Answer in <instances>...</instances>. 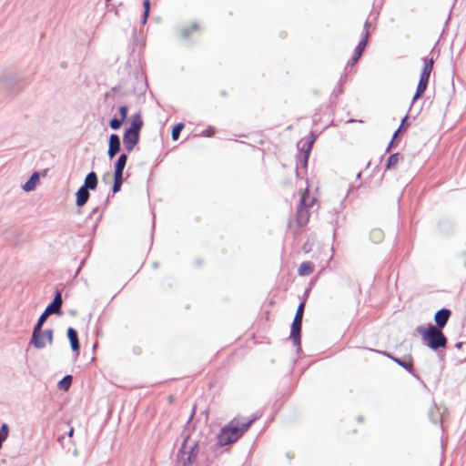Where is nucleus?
I'll return each instance as SVG.
<instances>
[{
    "label": "nucleus",
    "instance_id": "ea45409f",
    "mask_svg": "<svg viewBox=\"0 0 466 466\" xmlns=\"http://www.w3.org/2000/svg\"><path fill=\"white\" fill-rule=\"evenodd\" d=\"M74 432H75V430L73 427H70L69 431H68V437L72 438L73 435H74Z\"/></svg>",
    "mask_w": 466,
    "mask_h": 466
},
{
    "label": "nucleus",
    "instance_id": "c756f323",
    "mask_svg": "<svg viewBox=\"0 0 466 466\" xmlns=\"http://www.w3.org/2000/svg\"><path fill=\"white\" fill-rule=\"evenodd\" d=\"M8 431L7 424L4 423L0 429V449L2 448L3 441H5L8 436Z\"/></svg>",
    "mask_w": 466,
    "mask_h": 466
},
{
    "label": "nucleus",
    "instance_id": "f03ea898",
    "mask_svg": "<svg viewBox=\"0 0 466 466\" xmlns=\"http://www.w3.org/2000/svg\"><path fill=\"white\" fill-rule=\"evenodd\" d=\"M418 332L420 334L422 340L426 345L436 350L439 348H445L447 345V339L442 331L437 327L431 325L428 328L419 327Z\"/></svg>",
    "mask_w": 466,
    "mask_h": 466
},
{
    "label": "nucleus",
    "instance_id": "20e7f679",
    "mask_svg": "<svg viewBox=\"0 0 466 466\" xmlns=\"http://www.w3.org/2000/svg\"><path fill=\"white\" fill-rule=\"evenodd\" d=\"M49 315L50 314L45 310L39 317L38 321L34 328L31 341L36 349H42V346L44 345L42 339H40V329Z\"/></svg>",
    "mask_w": 466,
    "mask_h": 466
},
{
    "label": "nucleus",
    "instance_id": "bb28decb",
    "mask_svg": "<svg viewBox=\"0 0 466 466\" xmlns=\"http://www.w3.org/2000/svg\"><path fill=\"white\" fill-rule=\"evenodd\" d=\"M123 176L114 175V185L112 191L113 193H117L121 189V186L123 183Z\"/></svg>",
    "mask_w": 466,
    "mask_h": 466
},
{
    "label": "nucleus",
    "instance_id": "58836bf2",
    "mask_svg": "<svg viewBox=\"0 0 466 466\" xmlns=\"http://www.w3.org/2000/svg\"><path fill=\"white\" fill-rule=\"evenodd\" d=\"M397 361H398V363H400L401 366H403V367H404V368H406V369H409V370H410V369H411V367H412V364H411V363H403V362H400V360H397Z\"/></svg>",
    "mask_w": 466,
    "mask_h": 466
},
{
    "label": "nucleus",
    "instance_id": "4c0bfd02",
    "mask_svg": "<svg viewBox=\"0 0 466 466\" xmlns=\"http://www.w3.org/2000/svg\"><path fill=\"white\" fill-rule=\"evenodd\" d=\"M406 118H407V117H404V118L402 119V123H401L400 127H399V129L394 133L393 139H395V138L398 137V135H399V133L400 132L401 128H402L403 127H405V124H404V123H405V121H406Z\"/></svg>",
    "mask_w": 466,
    "mask_h": 466
},
{
    "label": "nucleus",
    "instance_id": "ddd939ff",
    "mask_svg": "<svg viewBox=\"0 0 466 466\" xmlns=\"http://www.w3.org/2000/svg\"><path fill=\"white\" fill-rule=\"evenodd\" d=\"M97 183H98V180H97V176L95 172H90L86 175V178H85V182H84V186H82V187L89 190H94L97 187Z\"/></svg>",
    "mask_w": 466,
    "mask_h": 466
},
{
    "label": "nucleus",
    "instance_id": "9d476101",
    "mask_svg": "<svg viewBox=\"0 0 466 466\" xmlns=\"http://www.w3.org/2000/svg\"><path fill=\"white\" fill-rule=\"evenodd\" d=\"M309 208H305L304 207L298 206L297 213H296V220L299 226L306 225L309 220Z\"/></svg>",
    "mask_w": 466,
    "mask_h": 466
},
{
    "label": "nucleus",
    "instance_id": "a211bd4d",
    "mask_svg": "<svg viewBox=\"0 0 466 466\" xmlns=\"http://www.w3.org/2000/svg\"><path fill=\"white\" fill-rule=\"evenodd\" d=\"M402 161H403L402 155L400 153H394L389 157L386 167L388 169L395 168Z\"/></svg>",
    "mask_w": 466,
    "mask_h": 466
},
{
    "label": "nucleus",
    "instance_id": "f8f14e48",
    "mask_svg": "<svg viewBox=\"0 0 466 466\" xmlns=\"http://www.w3.org/2000/svg\"><path fill=\"white\" fill-rule=\"evenodd\" d=\"M369 37L368 31L365 32L363 39L359 43V45L355 48L354 56L352 58L353 64L356 63L361 56L366 46Z\"/></svg>",
    "mask_w": 466,
    "mask_h": 466
},
{
    "label": "nucleus",
    "instance_id": "7ed1b4c3",
    "mask_svg": "<svg viewBox=\"0 0 466 466\" xmlns=\"http://www.w3.org/2000/svg\"><path fill=\"white\" fill-rule=\"evenodd\" d=\"M198 454V444L188 445L184 441L178 451L175 466H192Z\"/></svg>",
    "mask_w": 466,
    "mask_h": 466
},
{
    "label": "nucleus",
    "instance_id": "6ab92c4d",
    "mask_svg": "<svg viewBox=\"0 0 466 466\" xmlns=\"http://www.w3.org/2000/svg\"><path fill=\"white\" fill-rule=\"evenodd\" d=\"M127 157L125 154L119 156L118 159L115 164L114 175L123 176V170L127 164Z\"/></svg>",
    "mask_w": 466,
    "mask_h": 466
},
{
    "label": "nucleus",
    "instance_id": "a878e982",
    "mask_svg": "<svg viewBox=\"0 0 466 466\" xmlns=\"http://www.w3.org/2000/svg\"><path fill=\"white\" fill-rule=\"evenodd\" d=\"M200 29V26L197 23H192L187 27H185L182 31V35L184 37H187L190 34L197 32Z\"/></svg>",
    "mask_w": 466,
    "mask_h": 466
},
{
    "label": "nucleus",
    "instance_id": "2eb2a0df",
    "mask_svg": "<svg viewBox=\"0 0 466 466\" xmlns=\"http://www.w3.org/2000/svg\"><path fill=\"white\" fill-rule=\"evenodd\" d=\"M67 337L70 341L72 350L74 351H78L79 350V340H78V336H77L76 330L73 328H68Z\"/></svg>",
    "mask_w": 466,
    "mask_h": 466
},
{
    "label": "nucleus",
    "instance_id": "c9c22d12",
    "mask_svg": "<svg viewBox=\"0 0 466 466\" xmlns=\"http://www.w3.org/2000/svg\"><path fill=\"white\" fill-rule=\"evenodd\" d=\"M118 111H119V115H120V119L125 121L127 116V107L126 106H121L118 108Z\"/></svg>",
    "mask_w": 466,
    "mask_h": 466
},
{
    "label": "nucleus",
    "instance_id": "b1692460",
    "mask_svg": "<svg viewBox=\"0 0 466 466\" xmlns=\"http://www.w3.org/2000/svg\"><path fill=\"white\" fill-rule=\"evenodd\" d=\"M428 82L419 80L416 93L413 96V100H417L421 97L425 90L427 89Z\"/></svg>",
    "mask_w": 466,
    "mask_h": 466
},
{
    "label": "nucleus",
    "instance_id": "9b49d317",
    "mask_svg": "<svg viewBox=\"0 0 466 466\" xmlns=\"http://www.w3.org/2000/svg\"><path fill=\"white\" fill-rule=\"evenodd\" d=\"M61 306H62V297H61V293L60 292H57L56 297L54 298V300L52 301V303H50L46 309H45L47 313L49 314H54V313H60V309H61Z\"/></svg>",
    "mask_w": 466,
    "mask_h": 466
},
{
    "label": "nucleus",
    "instance_id": "aec40b11",
    "mask_svg": "<svg viewBox=\"0 0 466 466\" xmlns=\"http://www.w3.org/2000/svg\"><path fill=\"white\" fill-rule=\"evenodd\" d=\"M143 127V120L140 114H135L132 116L131 126L128 128L129 130L140 133V130Z\"/></svg>",
    "mask_w": 466,
    "mask_h": 466
},
{
    "label": "nucleus",
    "instance_id": "0eeeda50",
    "mask_svg": "<svg viewBox=\"0 0 466 466\" xmlns=\"http://www.w3.org/2000/svg\"><path fill=\"white\" fill-rule=\"evenodd\" d=\"M302 322L298 320H293L291 324L290 329V339H292L295 345L300 344V332H301Z\"/></svg>",
    "mask_w": 466,
    "mask_h": 466
},
{
    "label": "nucleus",
    "instance_id": "2f4dec72",
    "mask_svg": "<svg viewBox=\"0 0 466 466\" xmlns=\"http://www.w3.org/2000/svg\"><path fill=\"white\" fill-rule=\"evenodd\" d=\"M305 302H301L296 311L295 317L293 320H298L302 322L303 313H304Z\"/></svg>",
    "mask_w": 466,
    "mask_h": 466
},
{
    "label": "nucleus",
    "instance_id": "4be33fe9",
    "mask_svg": "<svg viewBox=\"0 0 466 466\" xmlns=\"http://www.w3.org/2000/svg\"><path fill=\"white\" fill-rule=\"evenodd\" d=\"M370 238L376 244L380 243L384 238V233L380 228H374L370 232Z\"/></svg>",
    "mask_w": 466,
    "mask_h": 466
},
{
    "label": "nucleus",
    "instance_id": "6e6552de",
    "mask_svg": "<svg viewBox=\"0 0 466 466\" xmlns=\"http://www.w3.org/2000/svg\"><path fill=\"white\" fill-rule=\"evenodd\" d=\"M299 196H300V200H299V203L298 206L304 207L305 208H311L316 201L314 197L309 196L308 188L301 190L299 192Z\"/></svg>",
    "mask_w": 466,
    "mask_h": 466
},
{
    "label": "nucleus",
    "instance_id": "4468645a",
    "mask_svg": "<svg viewBox=\"0 0 466 466\" xmlns=\"http://www.w3.org/2000/svg\"><path fill=\"white\" fill-rule=\"evenodd\" d=\"M76 195V204L78 207H83L88 201L90 196L88 190L82 187L77 190Z\"/></svg>",
    "mask_w": 466,
    "mask_h": 466
},
{
    "label": "nucleus",
    "instance_id": "f257e3e1",
    "mask_svg": "<svg viewBox=\"0 0 466 466\" xmlns=\"http://www.w3.org/2000/svg\"><path fill=\"white\" fill-rule=\"evenodd\" d=\"M258 418L257 414L248 419L235 417L219 431L217 437L218 445L223 447L238 441Z\"/></svg>",
    "mask_w": 466,
    "mask_h": 466
},
{
    "label": "nucleus",
    "instance_id": "a19ab883",
    "mask_svg": "<svg viewBox=\"0 0 466 466\" xmlns=\"http://www.w3.org/2000/svg\"><path fill=\"white\" fill-rule=\"evenodd\" d=\"M196 410H197V406H196V405H194V407H193V412H192V417L195 415Z\"/></svg>",
    "mask_w": 466,
    "mask_h": 466
},
{
    "label": "nucleus",
    "instance_id": "39448f33",
    "mask_svg": "<svg viewBox=\"0 0 466 466\" xmlns=\"http://www.w3.org/2000/svg\"><path fill=\"white\" fill-rule=\"evenodd\" d=\"M139 133L127 129L123 136V143L127 151H131L138 143Z\"/></svg>",
    "mask_w": 466,
    "mask_h": 466
},
{
    "label": "nucleus",
    "instance_id": "423d86ee",
    "mask_svg": "<svg viewBox=\"0 0 466 466\" xmlns=\"http://www.w3.org/2000/svg\"><path fill=\"white\" fill-rule=\"evenodd\" d=\"M451 310L448 309H442L438 310L434 315V320L438 329H441L444 328L451 317Z\"/></svg>",
    "mask_w": 466,
    "mask_h": 466
},
{
    "label": "nucleus",
    "instance_id": "f3484780",
    "mask_svg": "<svg viewBox=\"0 0 466 466\" xmlns=\"http://www.w3.org/2000/svg\"><path fill=\"white\" fill-rule=\"evenodd\" d=\"M314 271V264L310 261H305L298 268L299 276H309Z\"/></svg>",
    "mask_w": 466,
    "mask_h": 466
},
{
    "label": "nucleus",
    "instance_id": "dca6fc26",
    "mask_svg": "<svg viewBox=\"0 0 466 466\" xmlns=\"http://www.w3.org/2000/svg\"><path fill=\"white\" fill-rule=\"evenodd\" d=\"M433 59L431 58L425 62V65L422 68L420 80L429 82L430 75L433 68Z\"/></svg>",
    "mask_w": 466,
    "mask_h": 466
},
{
    "label": "nucleus",
    "instance_id": "412c9836",
    "mask_svg": "<svg viewBox=\"0 0 466 466\" xmlns=\"http://www.w3.org/2000/svg\"><path fill=\"white\" fill-rule=\"evenodd\" d=\"M40 339H42L44 345L42 349L45 348L47 344L51 345L53 343V330L52 329H40Z\"/></svg>",
    "mask_w": 466,
    "mask_h": 466
},
{
    "label": "nucleus",
    "instance_id": "473e14b6",
    "mask_svg": "<svg viewBox=\"0 0 466 466\" xmlns=\"http://www.w3.org/2000/svg\"><path fill=\"white\" fill-rule=\"evenodd\" d=\"M143 7H144V14H143V24H146L147 20V17L149 15V11H150V2L149 0H145L144 3H143Z\"/></svg>",
    "mask_w": 466,
    "mask_h": 466
},
{
    "label": "nucleus",
    "instance_id": "1a4fd4ad",
    "mask_svg": "<svg viewBox=\"0 0 466 466\" xmlns=\"http://www.w3.org/2000/svg\"><path fill=\"white\" fill-rule=\"evenodd\" d=\"M120 150V140L117 135L112 134L109 137L108 156L110 158L115 157Z\"/></svg>",
    "mask_w": 466,
    "mask_h": 466
},
{
    "label": "nucleus",
    "instance_id": "e433bc0d",
    "mask_svg": "<svg viewBox=\"0 0 466 466\" xmlns=\"http://www.w3.org/2000/svg\"><path fill=\"white\" fill-rule=\"evenodd\" d=\"M303 250H304V252H305V253H309V252H310V250H311V243L309 242V240H308V241L304 244V246H303Z\"/></svg>",
    "mask_w": 466,
    "mask_h": 466
},
{
    "label": "nucleus",
    "instance_id": "cd10ccee",
    "mask_svg": "<svg viewBox=\"0 0 466 466\" xmlns=\"http://www.w3.org/2000/svg\"><path fill=\"white\" fill-rule=\"evenodd\" d=\"M71 382L72 377L70 375H67L59 381V387L64 390H67L71 385Z\"/></svg>",
    "mask_w": 466,
    "mask_h": 466
},
{
    "label": "nucleus",
    "instance_id": "393cba45",
    "mask_svg": "<svg viewBox=\"0 0 466 466\" xmlns=\"http://www.w3.org/2000/svg\"><path fill=\"white\" fill-rule=\"evenodd\" d=\"M428 82L419 80L416 93L413 96V100H417L421 97L425 90L427 89Z\"/></svg>",
    "mask_w": 466,
    "mask_h": 466
},
{
    "label": "nucleus",
    "instance_id": "5701e85b",
    "mask_svg": "<svg viewBox=\"0 0 466 466\" xmlns=\"http://www.w3.org/2000/svg\"><path fill=\"white\" fill-rule=\"evenodd\" d=\"M39 180V177H38V174L37 173H34L30 179L25 182V184L24 185L23 188L25 190V191H31L35 188V184L37 183V181Z\"/></svg>",
    "mask_w": 466,
    "mask_h": 466
},
{
    "label": "nucleus",
    "instance_id": "7c9ffc66",
    "mask_svg": "<svg viewBox=\"0 0 466 466\" xmlns=\"http://www.w3.org/2000/svg\"><path fill=\"white\" fill-rule=\"evenodd\" d=\"M312 145H313V141H310L309 143L304 144L303 147H302V150L305 152L304 161H303L304 166L307 165L308 158H309V152L311 150Z\"/></svg>",
    "mask_w": 466,
    "mask_h": 466
},
{
    "label": "nucleus",
    "instance_id": "f704fd0d",
    "mask_svg": "<svg viewBox=\"0 0 466 466\" xmlns=\"http://www.w3.org/2000/svg\"><path fill=\"white\" fill-rule=\"evenodd\" d=\"M216 133V129L213 127H208L205 130L202 131V135L207 137H213Z\"/></svg>",
    "mask_w": 466,
    "mask_h": 466
},
{
    "label": "nucleus",
    "instance_id": "72a5a7b5",
    "mask_svg": "<svg viewBox=\"0 0 466 466\" xmlns=\"http://www.w3.org/2000/svg\"><path fill=\"white\" fill-rule=\"evenodd\" d=\"M123 122L124 121L120 118L119 119L113 118L110 120V127H111V128L116 130L121 127Z\"/></svg>",
    "mask_w": 466,
    "mask_h": 466
},
{
    "label": "nucleus",
    "instance_id": "c85d7f7f",
    "mask_svg": "<svg viewBox=\"0 0 466 466\" xmlns=\"http://www.w3.org/2000/svg\"><path fill=\"white\" fill-rule=\"evenodd\" d=\"M183 128H184L183 123H178L173 127V128H172V139L173 140H177L179 134Z\"/></svg>",
    "mask_w": 466,
    "mask_h": 466
}]
</instances>
